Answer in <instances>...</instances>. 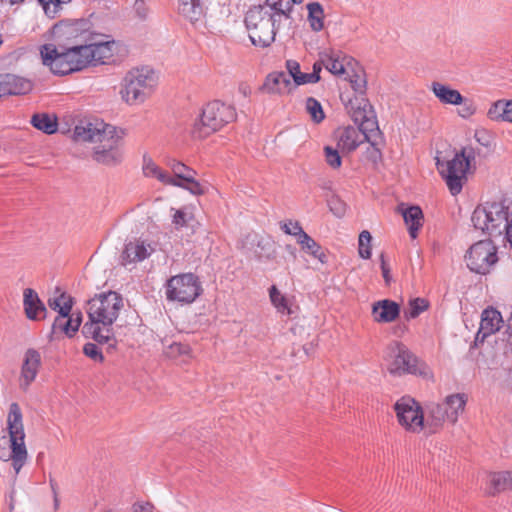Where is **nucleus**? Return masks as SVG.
<instances>
[{
	"instance_id": "nucleus-1",
	"label": "nucleus",
	"mask_w": 512,
	"mask_h": 512,
	"mask_svg": "<svg viewBox=\"0 0 512 512\" xmlns=\"http://www.w3.org/2000/svg\"><path fill=\"white\" fill-rule=\"evenodd\" d=\"M113 41L84 44L73 43L67 47L44 44L40 48L42 63L49 66L52 73L66 75L80 71L89 65L105 63L113 56Z\"/></svg>"
},
{
	"instance_id": "nucleus-2",
	"label": "nucleus",
	"mask_w": 512,
	"mask_h": 512,
	"mask_svg": "<svg viewBox=\"0 0 512 512\" xmlns=\"http://www.w3.org/2000/svg\"><path fill=\"white\" fill-rule=\"evenodd\" d=\"M122 308L123 298L115 291L95 295L88 301L89 322L85 323L82 328L83 335L93 339L97 344H107L108 350L114 349L116 339L112 324L118 318Z\"/></svg>"
},
{
	"instance_id": "nucleus-3",
	"label": "nucleus",
	"mask_w": 512,
	"mask_h": 512,
	"mask_svg": "<svg viewBox=\"0 0 512 512\" xmlns=\"http://www.w3.org/2000/svg\"><path fill=\"white\" fill-rule=\"evenodd\" d=\"M73 138L76 142H99L94 148L93 159L101 164L112 166L121 162L122 153L118 148L122 135L116 127L103 121H82L76 125Z\"/></svg>"
},
{
	"instance_id": "nucleus-4",
	"label": "nucleus",
	"mask_w": 512,
	"mask_h": 512,
	"mask_svg": "<svg viewBox=\"0 0 512 512\" xmlns=\"http://www.w3.org/2000/svg\"><path fill=\"white\" fill-rule=\"evenodd\" d=\"M282 19L273 16L265 6H254L245 15L249 38L255 46L268 47L275 40Z\"/></svg>"
},
{
	"instance_id": "nucleus-5",
	"label": "nucleus",
	"mask_w": 512,
	"mask_h": 512,
	"mask_svg": "<svg viewBox=\"0 0 512 512\" xmlns=\"http://www.w3.org/2000/svg\"><path fill=\"white\" fill-rule=\"evenodd\" d=\"M235 119L233 106L214 100L203 108L200 119L194 123L192 134L196 138H205Z\"/></svg>"
},
{
	"instance_id": "nucleus-6",
	"label": "nucleus",
	"mask_w": 512,
	"mask_h": 512,
	"mask_svg": "<svg viewBox=\"0 0 512 512\" xmlns=\"http://www.w3.org/2000/svg\"><path fill=\"white\" fill-rule=\"evenodd\" d=\"M505 203L506 199L477 206L471 216L473 226L490 235H501V225H505L511 219L508 213L509 206Z\"/></svg>"
},
{
	"instance_id": "nucleus-7",
	"label": "nucleus",
	"mask_w": 512,
	"mask_h": 512,
	"mask_svg": "<svg viewBox=\"0 0 512 512\" xmlns=\"http://www.w3.org/2000/svg\"><path fill=\"white\" fill-rule=\"evenodd\" d=\"M156 86L154 71L149 67L131 70L124 78L121 89L123 100L128 104L144 102Z\"/></svg>"
},
{
	"instance_id": "nucleus-8",
	"label": "nucleus",
	"mask_w": 512,
	"mask_h": 512,
	"mask_svg": "<svg viewBox=\"0 0 512 512\" xmlns=\"http://www.w3.org/2000/svg\"><path fill=\"white\" fill-rule=\"evenodd\" d=\"M7 425L10 437L9 459L12 461V466L18 474L27 460V449L25 446V433L22 422V412L17 403H12L9 408Z\"/></svg>"
},
{
	"instance_id": "nucleus-9",
	"label": "nucleus",
	"mask_w": 512,
	"mask_h": 512,
	"mask_svg": "<svg viewBox=\"0 0 512 512\" xmlns=\"http://www.w3.org/2000/svg\"><path fill=\"white\" fill-rule=\"evenodd\" d=\"M165 288L167 300L187 304L194 302L202 292L198 277L192 273L172 276L167 280Z\"/></svg>"
},
{
	"instance_id": "nucleus-10",
	"label": "nucleus",
	"mask_w": 512,
	"mask_h": 512,
	"mask_svg": "<svg viewBox=\"0 0 512 512\" xmlns=\"http://www.w3.org/2000/svg\"><path fill=\"white\" fill-rule=\"evenodd\" d=\"M468 268L478 274H486L497 262V250L490 240L473 244L465 256Z\"/></svg>"
},
{
	"instance_id": "nucleus-11",
	"label": "nucleus",
	"mask_w": 512,
	"mask_h": 512,
	"mask_svg": "<svg viewBox=\"0 0 512 512\" xmlns=\"http://www.w3.org/2000/svg\"><path fill=\"white\" fill-rule=\"evenodd\" d=\"M436 166L440 175L445 180L450 193L454 196L459 194L466 180V174L469 171L467 164L463 163L460 157L455 154L450 160H442L437 157Z\"/></svg>"
},
{
	"instance_id": "nucleus-12",
	"label": "nucleus",
	"mask_w": 512,
	"mask_h": 512,
	"mask_svg": "<svg viewBox=\"0 0 512 512\" xmlns=\"http://www.w3.org/2000/svg\"><path fill=\"white\" fill-rule=\"evenodd\" d=\"M399 423L411 432H419L424 426L420 405L410 397H402L394 405Z\"/></svg>"
},
{
	"instance_id": "nucleus-13",
	"label": "nucleus",
	"mask_w": 512,
	"mask_h": 512,
	"mask_svg": "<svg viewBox=\"0 0 512 512\" xmlns=\"http://www.w3.org/2000/svg\"><path fill=\"white\" fill-rule=\"evenodd\" d=\"M394 356L389 366V372L395 376L404 374L421 375L422 370L418 366V359L402 343L396 342L391 347Z\"/></svg>"
},
{
	"instance_id": "nucleus-14",
	"label": "nucleus",
	"mask_w": 512,
	"mask_h": 512,
	"mask_svg": "<svg viewBox=\"0 0 512 512\" xmlns=\"http://www.w3.org/2000/svg\"><path fill=\"white\" fill-rule=\"evenodd\" d=\"M41 363V355L36 349L30 348L24 353L18 379L20 390L28 391L38 375Z\"/></svg>"
},
{
	"instance_id": "nucleus-15",
	"label": "nucleus",
	"mask_w": 512,
	"mask_h": 512,
	"mask_svg": "<svg viewBox=\"0 0 512 512\" xmlns=\"http://www.w3.org/2000/svg\"><path fill=\"white\" fill-rule=\"evenodd\" d=\"M91 24L88 20L81 19L71 23H66L60 27L62 35L69 41V45L73 43L91 44L99 42L95 40V36L90 31Z\"/></svg>"
},
{
	"instance_id": "nucleus-16",
	"label": "nucleus",
	"mask_w": 512,
	"mask_h": 512,
	"mask_svg": "<svg viewBox=\"0 0 512 512\" xmlns=\"http://www.w3.org/2000/svg\"><path fill=\"white\" fill-rule=\"evenodd\" d=\"M82 317L80 313H72L69 305H64L51 327V335L65 334L72 337L81 325Z\"/></svg>"
},
{
	"instance_id": "nucleus-17",
	"label": "nucleus",
	"mask_w": 512,
	"mask_h": 512,
	"mask_svg": "<svg viewBox=\"0 0 512 512\" xmlns=\"http://www.w3.org/2000/svg\"><path fill=\"white\" fill-rule=\"evenodd\" d=\"M155 248L149 241L142 239H134L125 244V248L121 254V261L123 265L130 263L141 262L148 258Z\"/></svg>"
},
{
	"instance_id": "nucleus-18",
	"label": "nucleus",
	"mask_w": 512,
	"mask_h": 512,
	"mask_svg": "<svg viewBox=\"0 0 512 512\" xmlns=\"http://www.w3.org/2000/svg\"><path fill=\"white\" fill-rule=\"evenodd\" d=\"M31 90V81L24 77L9 73L0 75V97L7 95H22L30 92Z\"/></svg>"
},
{
	"instance_id": "nucleus-19",
	"label": "nucleus",
	"mask_w": 512,
	"mask_h": 512,
	"mask_svg": "<svg viewBox=\"0 0 512 512\" xmlns=\"http://www.w3.org/2000/svg\"><path fill=\"white\" fill-rule=\"evenodd\" d=\"M503 323L501 313L494 308H487L482 312L480 327L476 334V342H484V340L496 333Z\"/></svg>"
},
{
	"instance_id": "nucleus-20",
	"label": "nucleus",
	"mask_w": 512,
	"mask_h": 512,
	"mask_svg": "<svg viewBox=\"0 0 512 512\" xmlns=\"http://www.w3.org/2000/svg\"><path fill=\"white\" fill-rule=\"evenodd\" d=\"M400 314V306L389 299L375 302L372 306L374 320L379 323L393 322Z\"/></svg>"
},
{
	"instance_id": "nucleus-21",
	"label": "nucleus",
	"mask_w": 512,
	"mask_h": 512,
	"mask_svg": "<svg viewBox=\"0 0 512 512\" xmlns=\"http://www.w3.org/2000/svg\"><path fill=\"white\" fill-rule=\"evenodd\" d=\"M399 206V211L401 212L404 222L407 225L409 235L411 238L415 239L418 235L419 229L423 225V212L418 206H410L407 208H403Z\"/></svg>"
},
{
	"instance_id": "nucleus-22",
	"label": "nucleus",
	"mask_w": 512,
	"mask_h": 512,
	"mask_svg": "<svg viewBox=\"0 0 512 512\" xmlns=\"http://www.w3.org/2000/svg\"><path fill=\"white\" fill-rule=\"evenodd\" d=\"M23 306L25 314L30 320H38L39 314L47 311L38 294L31 288H26L23 292Z\"/></svg>"
},
{
	"instance_id": "nucleus-23",
	"label": "nucleus",
	"mask_w": 512,
	"mask_h": 512,
	"mask_svg": "<svg viewBox=\"0 0 512 512\" xmlns=\"http://www.w3.org/2000/svg\"><path fill=\"white\" fill-rule=\"evenodd\" d=\"M179 13L191 23H196L204 16L203 0H179Z\"/></svg>"
},
{
	"instance_id": "nucleus-24",
	"label": "nucleus",
	"mask_w": 512,
	"mask_h": 512,
	"mask_svg": "<svg viewBox=\"0 0 512 512\" xmlns=\"http://www.w3.org/2000/svg\"><path fill=\"white\" fill-rule=\"evenodd\" d=\"M291 80L286 72H275L270 74L265 83L264 87L271 93H287L291 90Z\"/></svg>"
},
{
	"instance_id": "nucleus-25",
	"label": "nucleus",
	"mask_w": 512,
	"mask_h": 512,
	"mask_svg": "<svg viewBox=\"0 0 512 512\" xmlns=\"http://www.w3.org/2000/svg\"><path fill=\"white\" fill-rule=\"evenodd\" d=\"M432 91L442 103L452 105H461L463 103V97L459 91L442 83L433 82Z\"/></svg>"
},
{
	"instance_id": "nucleus-26",
	"label": "nucleus",
	"mask_w": 512,
	"mask_h": 512,
	"mask_svg": "<svg viewBox=\"0 0 512 512\" xmlns=\"http://www.w3.org/2000/svg\"><path fill=\"white\" fill-rule=\"evenodd\" d=\"M297 243L303 251L318 259L321 263L327 262V255L323 248L306 232L300 235Z\"/></svg>"
},
{
	"instance_id": "nucleus-27",
	"label": "nucleus",
	"mask_w": 512,
	"mask_h": 512,
	"mask_svg": "<svg viewBox=\"0 0 512 512\" xmlns=\"http://www.w3.org/2000/svg\"><path fill=\"white\" fill-rule=\"evenodd\" d=\"M465 404L466 399L464 394H453L447 396L443 405L446 406L445 410L448 411V421L455 423L459 414L463 412Z\"/></svg>"
},
{
	"instance_id": "nucleus-28",
	"label": "nucleus",
	"mask_w": 512,
	"mask_h": 512,
	"mask_svg": "<svg viewBox=\"0 0 512 512\" xmlns=\"http://www.w3.org/2000/svg\"><path fill=\"white\" fill-rule=\"evenodd\" d=\"M31 124L36 129L46 133L53 134L57 131V118L47 113H36L31 118Z\"/></svg>"
},
{
	"instance_id": "nucleus-29",
	"label": "nucleus",
	"mask_w": 512,
	"mask_h": 512,
	"mask_svg": "<svg viewBox=\"0 0 512 512\" xmlns=\"http://www.w3.org/2000/svg\"><path fill=\"white\" fill-rule=\"evenodd\" d=\"M358 131L364 140L375 145L372 138L379 134V128L374 110L368 111V117L358 125Z\"/></svg>"
},
{
	"instance_id": "nucleus-30",
	"label": "nucleus",
	"mask_w": 512,
	"mask_h": 512,
	"mask_svg": "<svg viewBox=\"0 0 512 512\" xmlns=\"http://www.w3.org/2000/svg\"><path fill=\"white\" fill-rule=\"evenodd\" d=\"M143 173L146 177H152L158 179L163 184L170 185L171 183H174V178L172 176L168 175L166 172L161 170L154 161L144 156L143 158Z\"/></svg>"
},
{
	"instance_id": "nucleus-31",
	"label": "nucleus",
	"mask_w": 512,
	"mask_h": 512,
	"mask_svg": "<svg viewBox=\"0 0 512 512\" xmlns=\"http://www.w3.org/2000/svg\"><path fill=\"white\" fill-rule=\"evenodd\" d=\"M262 6H265L273 16L280 19H290V13L293 9L290 0H265Z\"/></svg>"
},
{
	"instance_id": "nucleus-32",
	"label": "nucleus",
	"mask_w": 512,
	"mask_h": 512,
	"mask_svg": "<svg viewBox=\"0 0 512 512\" xmlns=\"http://www.w3.org/2000/svg\"><path fill=\"white\" fill-rule=\"evenodd\" d=\"M361 135L356 128L348 127L341 132L339 145L348 151L355 150L364 140L360 139Z\"/></svg>"
},
{
	"instance_id": "nucleus-33",
	"label": "nucleus",
	"mask_w": 512,
	"mask_h": 512,
	"mask_svg": "<svg viewBox=\"0 0 512 512\" xmlns=\"http://www.w3.org/2000/svg\"><path fill=\"white\" fill-rule=\"evenodd\" d=\"M443 403L431 404L428 407L427 424L433 428H438L445 420H448V411L445 410Z\"/></svg>"
},
{
	"instance_id": "nucleus-34",
	"label": "nucleus",
	"mask_w": 512,
	"mask_h": 512,
	"mask_svg": "<svg viewBox=\"0 0 512 512\" xmlns=\"http://www.w3.org/2000/svg\"><path fill=\"white\" fill-rule=\"evenodd\" d=\"M322 63L324 67L333 75L345 73L344 63L335 52H322Z\"/></svg>"
},
{
	"instance_id": "nucleus-35",
	"label": "nucleus",
	"mask_w": 512,
	"mask_h": 512,
	"mask_svg": "<svg viewBox=\"0 0 512 512\" xmlns=\"http://www.w3.org/2000/svg\"><path fill=\"white\" fill-rule=\"evenodd\" d=\"M308 20L313 31H320L323 28V8L318 2L307 4Z\"/></svg>"
},
{
	"instance_id": "nucleus-36",
	"label": "nucleus",
	"mask_w": 512,
	"mask_h": 512,
	"mask_svg": "<svg viewBox=\"0 0 512 512\" xmlns=\"http://www.w3.org/2000/svg\"><path fill=\"white\" fill-rule=\"evenodd\" d=\"M169 166L174 174L173 178L176 180V182H184L186 180H190L196 175V172L193 169L186 166L182 162L172 160L169 162Z\"/></svg>"
},
{
	"instance_id": "nucleus-37",
	"label": "nucleus",
	"mask_w": 512,
	"mask_h": 512,
	"mask_svg": "<svg viewBox=\"0 0 512 512\" xmlns=\"http://www.w3.org/2000/svg\"><path fill=\"white\" fill-rule=\"evenodd\" d=\"M507 471L493 473L490 475L488 494L494 495L508 489Z\"/></svg>"
},
{
	"instance_id": "nucleus-38",
	"label": "nucleus",
	"mask_w": 512,
	"mask_h": 512,
	"mask_svg": "<svg viewBox=\"0 0 512 512\" xmlns=\"http://www.w3.org/2000/svg\"><path fill=\"white\" fill-rule=\"evenodd\" d=\"M269 296L272 304L277 309L278 312L283 314H290V309L288 307V302L286 297L281 294V292L277 289L275 285L271 286L269 289Z\"/></svg>"
},
{
	"instance_id": "nucleus-39",
	"label": "nucleus",
	"mask_w": 512,
	"mask_h": 512,
	"mask_svg": "<svg viewBox=\"0 0 512 512\" xmlns=\"http://www.w3.org/2000/svg\"><path fill=\"white\" fill-rule=\"evenodd\" d=\"M429 306V303L424 298H415L410 300L409 308L404 311V316L407 319L416 318L422 312H424Z\"/></svg>"
},
{
	"instance_id": "nucleus-40",
	"label": "nucleus",
	"mask_w": 512,
	"mask_h": 512,
	"mask_svg": "<svg viewBox=\"0 0 512 512\" xmlns=\"http://www.w3.org/2000/svg\"><path fill=\"white\" fill-rule=\"evenodd\" d=\"M306 110L311 116L312 120L316 123H320L325 118L321 103L313 97L307 98Z\"/></svg>"
},
{
	"instance_id": "nucleus-41",
	"label": "nucleus",
	"mask_w": 512,
	"mask_h": 512,
	"mask_svg": "<svg viewBox=\"0 0 512 512\" xmlns=\"http://www.w3.org/2000/svg\"><path fill=\"white\" fill-rule=\"evenodd\" d=\"M352 119L355 124L359 125L364 119L368 117V111H372V106L367 100L361 99L357 107L352 106Z\"/></svg>"
},
{
	"instance_id": "nucleus-42",
	"label": "nucleus",
	"mask_w": 512,
	"mask_h": 512,
	"mask_svg": "<svg viewBox=\"0 0 512 512\" xmlns=\"http://www.w3.org/2000/svg\"><path fill=\"white\" fill-rule=\"evenodd\" d=\"M45 14L51 18L60 11L62 4H67L71 0H38Z\"/></svg>"
},
{
	"instance_id": "nucleus-43",
	"label": "nucleus",
	"mask_w": 512,
	"mask_h": 512,
	"mask_svg": "<svg viewBox=\"0 0 512 512\" xmlns=\"http://www.w3.org/2000/svg\"><path fill=\"white\" fill-rule=\"evenodd\" d=\"M372 236L369 231L364 230L359 235V255L363 259H369L371 257L370 242Z\"/></svg>"
},
{
	"instance_id": "nucleus-44",
	"label": "nucleus",
	"mask_w": 512,
	"mask_h": 512,
	"mask_svg": "<svg viewBox=\"0 0 512 512\" xmlns=\"http://www.w3.org/2000/svg\"><path fill=\"white\" fill-rule=\"evenodd\" d=\"M508 102L497 101L488 110V117L491 120H503L506 121V111Z\"/></svg>"
},
{
	"instance_id": "nucleus-45",
	"label": "nucleus",
	"mask_w": 512,
	"mask_h": 512,
	"mask_svg": "<svg viewBox=\"0 0 512 512\" xmlns=\"http://www.w3.org/2000/svg\"><path fill=\"white\" fill-rule=\"evenodd\" d=\"M324 155L326 163L333 169H337L341 166L342 158L339 151L331 146L324 147Z\"/></svg>"
},
{
	"instance_id": "nucleus-46",
	"label": "nucleus",
	"mask_w": 512,
	"mask_h": 512,
	"mask_svg": "<svg viewBox=\"0 0 512 512\" xmlns=\"http://www.w3.org/2000/svg\"><path fill=\"white\" fill-rule=\"evenodd\" d=\"M170 185L184 188L193 195H201L204 193V188L200 185L198 181L195 180L194 177L184 182H176V180L174 179V183H171Z\"/></svg>"
},
{
	"instance_id": "nucleus-47",
	"label": "nucleus",
	"mask_w": 512,
	"mask_h": 512,
	"mask_svg": "<svg viewBox=\"0 0 512 512\" xmlns=\"http://www.w3.org/2000/svg\"><path fill=\"white\" fill-rule=\"evenodd\" d=\"M48 305L51 309L58 312V315H60L61 308L64 305L70 306V311L72 310L73 306V300L70 296H67L65 293H62L60 296L55 298H50L48 300Z\"/></svg>"
},
{
	"instance_id": "nucleus-48",
	"label": "nucleus",
	"mask_w": 512,
	"mask_h": 512,
	"mask_svg": "<svg viewBox=\"0 0 512 512\" xmlns=\"http://www.w3.org/2000/svg\"><path fill=\"white\" fill-rule=\"evenodd\" d=\"M280 228L284 233L295 236L297 240L300 238L301 234L305 233L297 221L289 220L287 222H283L280 224Z\"/></svg>"
},
{
	"instance_id": "nucleus-49",
	"label": "nucleus",
	"mask_w": 512,
	"mask_h": 512,
	"mask_svg": "<svg viewBox=\"0 0 512 512\" xmlns=\"http://www.w3.org/2000/svg\"><path fill=\"white\" fill-rule=\"evenodd\" d=\"M83 353L89 357L90 359L96 361V362H103L104 357L99 350L97 344L95 343H86L83 347Z\"/></svg>"
},
{
	"instance_id": "nucleus-50",
	"label": "nucleus",
	"mask_w": 512,
	"mask_h": 512,
	"mask_svg": "<svg viewBox=\"0 0 512 512\" xmlns=\"http://www.w3.org/2000/svg\"><path fill=\"white\" fill-rule=\"evenodd\" d=\"M457 156L460 157V160L463 163L467 164L468 170L471 168V163L475 161L476 158V151L471 146L463 147L459 152L456 153Z\"/></svg>"
},
{
	"instance_id": "nucleus-51",
	"label": "nucleus",
	"mask_w": 512,
	"mask_h": 512,
	"mask_svg": "<svg viewBox=\"0 0 512 512\" xmlns=\"http://www.w3.org/2000/svg\"><path fill=\"white\" fill-rule=\"evenodd\" d=\"M350 84L352 89L361 95L366 91V79L363 75L355 73L350 77Z\"/></svg>"
},
{
	"instance_id": "nucleus-52",
	"label": "nucleus",
	"mask_w": 512,
	"mask_h": 512,
	"mask_svg": "<svg viewBox=\"0 0 512 512\" xmlns=\"http://www.w3.org/2000/svg\"><path fill=\"white\" fill-rule=\"evenodd\" d=\"M320 80V76H316V74L312 73H303L295 77V86L307 84V83H317Z\"/></svg>"
},
{
	"instance_id": "nucleus-53",
	"label": "nucleus",
	"mask_w": 512,
	"mask_h": 512,
	"mask_svg": "<svg viewBox=\"0 0 512 512\" xmlns=\"http://www.w3.org/2000/svg\"><path fill=\"white\" fill-rule=\"evenodd\" d=\"M286 68H287V75H289V79H293V81L295 82V77L300 75L301 71H300V65L297 61L295 60H287L286 61Z\"/></svg>"
},
{
	"instance_id": "nucleus-54",
	"label": "nucleus",
	"mask_w": 512,
	"mask_h": 512,
	"mask_svg": "<svg viewBox=\"0 0 512 512\" xmlns=\"http://www.w3.org/2000/svg\"><path fill=\"white\" fill-rule=\"evenodd\" d=\"M330 210L337 216L341 217L345 212V205L338 198H333L329 201Z\"/></svg>"
},
{
	"instance_id": "nucleus-55",
	"label": "nucleus",
	"mask_w": 512,
	"mask_h": 512,
	"mask_svg": "<svg viewBox=\"0 0 512 512\" xmlns=\"http://www.w3.org/2000/svg\"><path fill=\"white\" fill-rule=\"evenodd\" d=\"M154 505L149 501H137L132 505L133 512H153Z\"/></svg>"
},
{
	"instance_id": "nucleus-56",
	"label": "nucleus",
	"mask_w": 512,
	"mask_h": 512,
	"mask_svg": "<svg viewBox=\"0 0 512 512\" xmlns=\"http://www.w3.org/2000/svg\"><path fill=\"white\" fill-rule=\"evenodd\" d=\"M173 223L176 226H184L187 223V214L183 210H177L173 216Z\"/></svg>"
},
{
	"instance_id": "nucleus-57",
	"label": "nucleus",
	"mask_w": 512,
	"mask_h": 512,
	"mask_svg": "<svg viewBox=\"0 0 512 512\" xmlns=\"http://www.w3.org/2000/svg\"><path fill=\"white\" fill-rule=\"evenodd\" d=\"M380 261H381V270H382L383 278L385 279V282L388 284L391 279L390 278V269L385 261V256L383 253L380 255Z\"/></svg>"
},
{
	"instance_id": "nucleus-58",
	"label": "nucleus",
	"mask_w": 512,
	"mask_h": 512,
	"mask_svg": "<svg viewBox=\"0 0 512 512\" xmlns=\"http://www.w3.org/2000/svg\"><path fill=\"white\" fill-rule=\"evenodd\" d=\"M474 112H475V109L471 103H464L459 110V115L463 118H467V117L473 115Z\"/></svg>"
},
{
	"instance_id": "nucleus-59",
	"label": "nucleus",
	"mask_w": 512,
	"mask_h": 512,
	"mask_svg": "<svg viewBox=\"0 0 512 512\" xmlns=\"http://www.w3.org/2000/svg\"><path fill=\"white\" fill-rule=\"evenodd\" d=\"M504 231H505V239L509 243L510 247L512 248V217L510 221H507V223L504 225Z\"/></svg>"
},
{
	"instance_id": "nucleus-60",
	"label": "nucleus",
	"mask_w": 512,
	"mask_h": 512,
	"mask_svg": "<svg viewBox=\"0 0 512 512\" xmlns=\"http://www.w3.org/2000/svg\"><path fill=\"white\" fill-rule=\"evenodd\" d=\"M324 67V63H322V53H320V58L318 61H316L313 64V71L312 74H316V76H320V72L322 71V68Z\"/></svg>"
},
{
	"instance_id": "nucleus-61",
	"label": "nucleus",
	"mask_w": 512,
	"mask_h": 512,
	"mask_svg": "<svg viewBox=\"0 0 512 512\" xmlns=\"http://www.w3.org/2000/svg\"><path fill=\"white\" fill-rule=\"evenodd\" d=\"M508 337H507V343L512 348V313L511 316L508 318L507 321V330H506Z\"/></svg>"
},
{
	"instance_id": "nucleus-62",
	"label": "nucleus",
	"mask_w": 512,
	"mask_h": 512,
	"mask_svg": "<svg viewBox=\"0 0 512 512\" xmlns=\"http://www.w3.org/2000/svg\"><path fill=\"white\" fill-rule=\"evenodd\" d=\"M507 111H506V121L512 122V101H508Z\"/></svg>"
},
{
	"instance_id": "nucleus-63",
	"label": "nucleus",
	"mask_w": 512,
	"mask_h": 512,
	"mask_svg": "<svg viewBox=\"0 0 512 512\" xmlns=\"http://www.w3.org/2000/svg\"><path fill=\"white\" fill-rule=\"evenodd\" d=\"M508 489L512 490V471H507Z\"/></svg>"
},
{
	"instance_id": "nucleus-64",
	"label": "nucleus",
	"mask_w": 512,
	"mask_h": 512,
	"mask_svg": "<svg viewBox=\"0 0 512 512\" xmlns=\"http://www.w3.org/2000/svg\"><path fill=\"white\" fill-rule=\"evenodd\" d=\"M176 348H177V351H178L179 353H186V351H187V349H188V347H187V346H183V345H181V344L176 345Z\"/></svg>"
}]
</instances>
